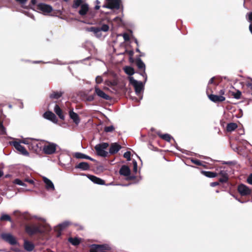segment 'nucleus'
<instances>
[{
    "instance_id": "44",
    "label": "nucleus",
    "mask_w": 252,
    "mask_h": 252,
    "mask_svg": "<svg viewBox=\"0 0 252 252\" xmlns=\"http://www.w3.org/2000/svg\"><path fill=\"white\" fill-rule=\"evenodd\" d=\"M103 81V79L101 76H97L95 78V82L97 84H100Z\"/></svg>"
},
{
    "instance_id": "35",
    "label": "nucleus",
    "mask_w": 252,
    "mask_h": 252,
    "mask_svg": "<svg viewBox=\"0 0 252 252\" xmlns=\"http://www.w3.org/2000/svg\"><path fill=\"white\" fill-rule=\"evenodd\" d=\"M88 31L97 33L100 32V30L99 27H92L88 29Z\"/></svg>"
},
{
    "instance_id": "64",
    "label": "nucleus",
    "mask_w": 252,
    "mask_h": 252,
    "mask_svg": "<svg viewBox=\"0 0 252 252\" xmlns=\"http://www.w3.org/2000/svg\"><path fill=\"white\" fill-rule=\"evenodd\" d=\"M95 3H96L97 5H99V4L100 3V2L98 0H95Z\"/></svg>"
},
{
    "instance_id": "7",
    "label": "nucleus",
    "mask_w": 252,
    "mask_h": 252,
    "mask_svg": "<svg viewBox=\"0 0 252 252\" xmlns=\"http://www.w3.org/2000/svg\"><path fill=\"white\" fill-rule=\"evenodd\" d=\"M10 144L11 145L14 146V148L23 155L26 156L29 155V152L24 146L20 144V142L15 141L10 142Z\"/></svg>"
},
{
    "instance_id": "57",
    "label": "nucleus",
    "mask_w": 252,
    "mask_h": 252,
    "mask_svg": "<svg viewBox=\"0 0 252 252\" xmlns=\"http://www.w3.org/2000/svg\"><path fill=\"white\" fill-rule=\"evenodd\" d=\"M94 99V97L93 95H90L89 96L88 98V100L89 101H92Z\"/></svg>"
},
{
    "instance_id": "10",
    "label": "nucleus",
    "mask_w": 252,
    "mask_h": 252,
    "mask_svg": "<svg viewBox=\"0 0 252 252\" xmlns=\"http://www.w3.org/2000/svg\"><path fill=\"white\" fill-rule=\"evenodd\" d=\"M119 173L120 175L127 177V179L133 180L134 179V176H130V170L128 166L124 165H123L120 170Z\"/></svg>"
},
{
    "instance_id": "8",
    "label": "nucleus",
    "mask_w": 252,
    "mask_h": 252,
    "mask_svg": "<svg viewBox=\"0 0 252 252\" xmlns=\"http://www.w3.org/2000/svg\"><path fill=\"white\" fill-rule=\"evenodd\" d=\"M1 237L3 240L11 245L18 244L16 238L10 233H2L1 234Z\"/></svg>"
},
{
    "instance_id": "32",
    "label": "nucleus",
    "mask_w": 252,
    "mask_h": 252,
    "mask_svg": "<svg viewBox=\"0 0 252 252\" xmlns=\"http://www.w3.org/2000/svg\"><path fill=\"white\" fill-rule=\"evenodd\" d=\"M229 94H231V95H232L234 98L237 99H240L242 95L241 92L239 90H237L236 93L229 92Z\"/></svg>"
},
{
    "instance_id": "29",
    "label": "nucleus",
    "mask_w": 252,
    "mask_h": 252,
    "mask_svg": "<svg viewBox=\"0 0 252 252\" xmlns=\"http://www.w3.org/2000/svg\"><path fill=\"white\" fill-rule=\"evenodd\" d=\"M202 173L205 176L209 178H214L218 176V173L211 171H202Z\"/></svg>"
},
{
    "instance_id": "43",
    "label": "nucleus",
    "mask_w": 252,
    "mask_h": 252,
    "mask_svg": "<svg viewBox=\"0 0 252 252\" xmlns=\"http://www.w3.org/2000/svg\"><path fill=\"white\" fill-rule=\"evenodd\" d=\"M191 161L192 163H193L194 164H195L197 165H199V166L202 165V161H201L200 160H199L198 159H192Z\"/></svg>"
},
{
    "instance_id": "13",
    "label": "nucleus",
    "mask_w": 252,
    "mask_h": 252,
    "mask_svg": "<svg viewBox=\"0 0 252 252\" xmlns=\"http://www.w3.org/2000/svg\"><path fill=\"white\" fill-rule=\"evenodd\" d=\"M94 93L99 97L102 98L104 100H110L111 97L109 95L105 94L103 91L100 90L98 86H95L94 88Z\"/></svg>"
},
{
    "instance_id": "12",
    "label": "nucleus",
    "mask_w": 252,
    "mask_h": 252,
    "mask_svg": "<svg viewBox=\"0 0 252 252\" xmlns=\"http://www.w3.org/2000/svg\"><path fill=\"white\" fill-rule=\"evenodd\" d=\"M238 191L242 196L250 195L252 193L251 190L246 185L241 184L238 186Z\"/></svg>"
},
{
    "instance_id": "40",
    "label": "nucleus",
    "mask_w": 252,
    "mask_h": 252,
    "mask_svg": "<svg viewBox=\"0 0 252 252\" xmlns=\"http://www.w3.org/2000/svg\"><path fill=\"white\" fill-rule=\"evenodd\" d=\"M216 78L215 77H213L210 79L209 81V85L211 84H214L215 86H218L219 84V82H217L215 81Z\"/></svg>"
},
{
    "instance_id": "47",
    "label": "nucleus",
    "mask_w": 252,
    "mask_h": 252,
    "mask_svg": "<svg viewBox=\"0 0 252 252\" xmlns=\"http://www.w3.org/2000/svg\"><path fill=\"white\" fill-rule=\"evenodd\" d=\"M247 182L251 184V185H252V174L250 175L248 179H247Z\"/></svg>"
},
{
    "instance_id": "17",
    "label": "nucleus",
    "mask_w": 252,
    "mask_h": 252,
    "mask_svg": "<svg viewBox=\"0 0 252 252\" xmlns=\"http://www.w3.org/2000/svg\"><path fill=\"white\" fill-rule=\"evenodd\" d=\"M122 147L117 143H112L109 148V153L111 155L116 154L121 149Z\"/></svg>"
},
{
    "instance_id": "48",
    "label": "nucleus",
    "mask_w": 252,
    "mask_h": 252,
    "mask_svg": "<svg viewBox=\"0 0 252 252\" xmlns=\"http://www.w3.org/2000/svg\"><path fill=\"white\" fill-rule=\"evenodd\" d=\"M225 89L222 88L221 89H220L219 92V95H222L223 96V95L225 94Z\"/></svg>"
},
{
    "instance_id": "39",
    "label": "nucleus",
    "mask_w": 252,
    "mask_h": 252,
    "mask_svg": "<svg viewBox=\"0 0 252 252\" xmlns=\"http://www.w3.org/2000/svg\"><path fill=\"white\" fill-rule=\"evenodd\" d=\"M115 128L113 126H105L104 127V131L106 132H112L114 130Z\"/></svg>"
},
{
    "instance_id": "28",
    "label": "nucleus",
    "mask_w": 252,
    "mask_h": 252,
    "mask_svg": "<svg viewBox=\"0 0 252 252\" xmlns=\"http://www.w3.org/2000/svg\"><path fill=\"white\" fill-rule=\"evenodd\" d=\"M63 92H53L50 95V97L53 99H58L61 97L63 94Z\"/></svg>"
},
{
    "instance_id": "30",
    "label": "nucleus",
    "mask_w": 252,
    "mask_h": 252,
    "mask_svg": "<svg viewBox=\"0 0 252 252\" xmlns=\"http://www.w3.org/2000/svg\"><path fill=\"white\" fill-rule=\"evenodd\" d=\"M68 241L74 246H77L80 243V241L77 238L70 237L68 239Z\"/></svg>"
},
{
    "instance_id": "3",
    "label": "nucleus",
    "mask_w": 252,
    "mask_h": 252,
    "mask_svg": "<svg viewBox=\"0 0 252 252\" xmlns=\"http://www.w3.org/2000/svg\"><path fill=\"white\" fill-rule=\"evenodd\" d=\"M210 87L208 86L207 90V94L210 100L215 103H220L225 101V97L224 96L221 95L213 94H209L210 91L211 93H213V91L210 88Z\"/></svg>"
},
{
    "instance_id": "22",
    "label": "nucleus",
    "mask_w": 252,
    "mask_h": 252,
    "mask_svg": "<svg viewBox=\"0 0 252 252\" xmlns=\"http://www.w3.org/2000/svg\"><path fill=\"white\" fill-rule=\"evenodd\" d=\"M43 180L46 184V188L47 189L54 190L55 188L53 183L51 180L47 178L46 177H43Z\"/></svg>"
},
{
    "instance_id": "42",
    "label": "nucleus",
    "mask_w": 252,
    "mask_h": 252,
    "mask_svg": "<svg viewBox=\"0 0 252 252\" xmlns=\"http://www.w3.org/2000/svg\"><path fill=\"white\" fill-rule=\"evenodd\" d=\"M109 26L106 24H103L100 28H99L100 32L101 31L103 32H107L109 30Z\"/></svg>"
},
{
    "instance_id": "36",
    "label": "nucleus",
    "mask_w": 252,
    "mask_h": 252,
    "mask_svg": "<svg viewBox=\"0 0 252 252\" xmlns=\"http://www.w3.org/2000/svg\"><path fill=\"white\" fill-rule=\"evenodd\" d=\"M13 183L15 184L18 185L22 186H26V185L23 183L21 180L19 179H16L13 181Z\"/></svg>"
},
{
    "instance_id": "50",
    "label": "nucleus",
    "mask_w": 252,
    "mask_h": 252,
    "mask_svg": "<svg viewBox=\"0 0 252 252\" xmlns=\"http://www.w3.org/2000/svg\"><path fill=\"white\" fill-rule=\"evenodd\" d=\"M16 1L19 2L20 4H25L28 0H15Z\"/></svg>"
},
{
    "instance_id": "11",
    "label": "nucleus",
    "mask_w": 252,
    "mask_h": 252,
    "mask_svg": "<svg viewBox=\"0 0 252 252\" xmlns=\"http://www.w3.org/2000/svg\"><path fill=\"white\" fill-rule=\"evenodd\" d=\"M70 224L71 223L69 221H65L57 225L55 228V231L57 232V237H59L62 234V231L69 226Z\"/></svg>"
},
{
    "instance_id": "62",
    "label": "nucleus",
    "mask_w": 252,
    "mask_h": 252,
    "mask_svg": "<svg viewBox=\"0 0 252 252\" xmlns=\"http://www.w3.org/2000/svg\"><path fill=\"white\" fill-rule=\"evenodd\" d=\"M20 142V143L22 142V143L26 144H28V142H27V140H21Z\"/></svg>"
},
{
    "instance_id": "26",
    "label": "nucleus",
    "mask_w": 252,
    "mask_h": 252,
    "mask_svg": "<svg viewBox=\"0 0 252 252\" xmlns=\"http://www.w3.org/2000/svg\"><path fill=\"white\" fill-rule=\"evenodd\" d=\"M158 135L162 139L167 142H170L171 139L173 138L170 134L167 133L162 134L159 132L158 133Z\"/></svg>"
},
{
    "instance_id": "56",
    "label": "nucleus",
    "mask_w": 252,
    "mask_h": 252,
    "mask_svg": "<svg viewBox=\"0 0 252 252\" xmlns=\"http://www.w3.org/2000/svg\"><path fill=\"white\" fill-rule=\"evenodd\" d=\"M247 87L250 88L251 90H252V83H248L246 84Z\"/></svg>"
},
{
    "instance_id": "14",
    "label": "nucleus",
    "mask_w": 252,
    "mask_h": 252,
    "mask_svg": "<svg viewBox=\"0 0 252 252\" xmlns=\"http://www.w3.org/2000/svg\"><path fill=\"white\" fill-rule=\"evenodd\" d=\"M37 8L44 13H49L53 10L51 6L43 3H39L37 5Z\"/></svg>"
},
{
    "instance_id": "55",
    "label": "nucleus",
    "mask_w": 252,
    "mask_h": 252,
    "mask_svg": "<svg viewBox=\"0 0 252 252\" xmlns=\"http://www.w3.org/2000/svg\"><path fill=\"white\" fill-rule=\"evenodd\" d=\"M249 20L250 22H252V12L249 14Z\"/></svg>"
},
{
    "instance_id": "53",
    "label": "nucleus",
    "mask_w": 252,
    "mask_h": 252,
    "mask_svg": "<svg viewBox=\"0 0 252 252\" xmlns=\"http://www.w3.org/2000/svg\"><path fill=\"white\" fill-rule=\"evenodd\" d=\"M25 181L31 184H33L34 181L32 179H25Z\"/></svg>"
},
{
    "instance_id": "16",
    "label": "nucleus",
    "mask_w": 252,
    "mask_h": 252,
    "mask_svg": "<svg viewBox=\"0 0 252 252\" xmlns=\"http://www.w3.org/2000/svg\"><path fill=\"white\" fill-rule=\"evenodd\" d=\"M43 117L47 120H49L53 123H57L58 119L54 113L50 111L45 112L43 115Z\"/></svg>"
},
{
    "instance_id": "38",
    "label": "nucleus",
    "mask_w": 252,
    "mask_h": 252,
    "mask_svg": "<svg viewBox=\"0 0 252 252\" xmlns=\"http://www.w3.org/2000/svg\"><path fill=\"white\" fill-rule=\"evenodd\" d=\"M85 155L81 153H76L74 154V157L76 158H85Z\"/></svg>"
},
{
    "instance_id": "52",
    "label": "nucleus",
    "mask_w": 252,
    "mask_h": 252,
    "mask_svg": "<svg viewBox=\"0 0 252 252\" xmlns=\"http://www.w3.org/2000/svg\"><path fill=\"white\" fill-rule=\"evenodd\" d=\"M223 164H228V165H234L235 163L233 161H224Z\"/></svg>"
},
{
    "instance_id": "34",
    "label": "nucleus",
    "mask_w": 252,
    "mask_h": 252,
    "mask_svg": "<svg viewBox=\"0 0 252 252\" xmlns=\"http://www.w3.org/2000/svg\"><path fill=\"white\" fill-rule=\"evenodd\" d=\"M0 219L2 221H11V217L8 215H6V214L2 215L1 216Z\"/></svg>"
},
{
    "instance_id": "25",
    "label": "nucleus",
    "mask_w": 252,
    "mask_h": 252,
    "mask_svg": "<svg viewBox=\"0 0 252 252\" xmlns=\"http://www.w3.org/2000/svg\"><path fill=\"white\" fill-rule=\"evenodd\" d=\"M89 10V7L87 4H83L81 5V8L79 11V14L81 16L85 15Z\"/></svg>"
},
{
    "instance_id": "33",
    "label": "nucleus",
    "mask_w": 252,
    "mask_h": 252,
    "mask_svg": "<svg viewBox=\"0 0 252 252\" xmlns=\"http://www.w3.org/2000/svg\"><path fill=\"white\" fill-rule=\"evenodd\" d=\"M83 2V0H75L72 4V8L74 9L77 8L79 6L81 5Z\"/></svg>"
},
{
    "instance_id": "6",
    "label": "nucleus",
    "mask_w": 252,
    "mask_h": 252,
    "mask_svg": "<svg viewBox=\"0 0 252 252\" xmlns=\"http://www.w3.org/2000/svg\"><path fill=\"white\" fill-rule=\"evenodd\" d=\"M57 145L54 143H49L45 145L43 148V151L46 155H52L55 153Z\"/></svg>"
},
{
    "instance_id": "4",
    "label": "nucleus",
    "mask_w": 252,
    "mask_h": 252,
    "mask_svg": "<svg viewBox=\"0 0 252 252\" xmlns=\"http://www.w3.org/2000/svg\"><path fill=\"white\" fill-rule=\"evenodd\" d=\"M108 146V143H102L101 144L96 145L95 146L94 149L97 155L102 157H106L108 156V152L104 151V149H107Z\"/></svg>"
},
{
    "instance_id": "19",
    "label": "nucleus",
    "mask_w": 252,
    "mask_h": 252,
    "mask_svg": "<svg viewBox=\"0 0 252 252\" xmlns=\"http://www.w3.org/2000/svg\"><path fill=\"white\" fill-rule=\"evenodd\" d=\"M88 177L92 182H93L95 184L101 185L105 184V181L99 178H98L95 176L89 175Z\"/></svg>"
},
{
    "instance_id": "5",
    "label": "nucleus",
    "mask_w": 252,
    "mask_h": 252,
    "mask_svg": "<svg viewBox=\"0 0 252 252\" xmlns=\"http://www.w3.org/2000/svg\"><path fill=\"white\" fill-rule=\"evenodd\" d=\"M107 3L103 7L110 9L118 10L120 8L121 0H106Z\"/></svg>"
},
{
    "instance_id": "15",
    "label": "nucleus",
    "mask_w": 252,
    "mask_h": 252,
    "mask_svg": "<svg viewBox=\"0 0 252 252\" xmlns=\"http://www.w3.org/2000/svg\"><path fill=\"white\" fill-rule=\"evenodd\" d=\"M135 63L138 68L142 71V72L140 73V74L143 76L146 75L145 72V64L143 62L142 60L140 58H138L136 59Z\"/></svg>"
},
{
    "instance_id": "41",
    "label": "nucleus",
    "mask_w": 252,
    "mask_h": 252,
    "mask_svg": "<svg viewBox=\"0 0 252 252\" xmlns=\"http://www.w3.org/2000/svg\"><path fill=\"white\" fill-rule=\"evenodd\" d=\"M131 153L129 151L125 152L124 154V157L126 158L127 160L129 161L131 159Z\"/></svg>"
},
{
    "instance_id": "23",
    "label": "nucleus",
    "mask_w": 252,
    "mask_h": 252,
    "mask_svg": "<svg viewBox=\"0 0 252 252\" xmlns=\"http://www.w3.org/2000/svg\"><path fill=\"white\" fill-rule=\"evenodd\" d=\"M54 111L61 120H64V116L63 113V111L58 104H56L54 108Z\"/></svg>"
},
{
    "instance_id": "2",
    "label": "nucleus",
    "mask_w": 252,
    "mask_h": 252,
    "mask_svg": "<svg viewBox=\"0 0 252 252\" xmlns=\"http://www.w3.org/2000/svg\"><path fill=\"white\" fill-rule=\"evenodd\" d=\"M111 249V246L107 244H92L90 246L89 252H108Z\"/></svg>"
},
{
    "instance_id": "51",
    "label": "nucleus",
    "mask_w": 252,
    "mask_h": 252,
    "mask_svg": "<svg viewBox=\"0 0 252 252\" xmlns=\"http://www.w3.org/2000/svg\"><path fill=\"white\" fill-rule=\"evenodd\" d=\"M210 185L211 186L214 187L218 186L219 185V183L218 182H212Z\"/></svg>"
},
{
    "instance_id": "61",
    "label": "nucleus",
    "mask_w": 252,
    "mask_h": 252,
    "mask_svg": "<svg viewBox=\"0 0 252 252\" xmlns=\"http://www.w3.org/2000/svg\"><path fill=\"white\" fill-rule=\"evenodd\" d=\"M249 30H250V31L251 32L252 34V24L250 25V26H249Z\"/></svg>"
},
{
    "instance_id": "54",
    "label": "nucleus",
    "mask_w": 252,
    "mask_h": 252,
    "mask_svg": "<svg viewBox=\"0 0 252 252\" xmlns=\"http://www.w3.org/2000/svg\"><path fill=\"white\" fill-rule=\"evenodd\" d=\"M85 159H87L90 160L91 161H94V160L93 158H91L90 157H89V156H88L87 155H85Z\"/></svg>"
},
{
    "instance_id": "18",
    "label": "nucleus",
    "mask_w": 252,
    "mask_h": 252,
    "mask_svg": "<svg viewBox=\"0 0 252 252\" xmlns=\"http://www.w3.org/2000/svg\"><path fill=\"white\" fill-rule=\"evenodd\" d=\"M218 175L221 176L219 178V181L220 183H226L228 180V175L226 171L221 170L218 174Z\"/></svg>"
},
{
    "instance_id": "58",
    "label": "nucleus",
    "mask_w": 252,
    "mask_h": 252,
    "mask_svg": "<svg viewBox=\"0 0 252 252\" xmlns=\"http://www.w3.org/2000/svg\"><path fill=\"white\" fill-rule=\"evenodd\" d=\"M37 0H31V3L32 5H34L36 3Z\"/></svg>"
},
{
    "instance_id": "63",
    "label": "nucleus",
    "mask_w": 252,
    "mask_h": 252,
    "mask_svg": "<svg viewBox=\"0 0 252 252\" xmlns=\"http://www.w3.org/2000/svg\"><path fill=\"white\" fill-rule=\"evenodd\" d=\"M100 8V6L99 5H95V7H94V9H96V10H98Z\"/></svg>"
},
{
    "instance_id": "37",
    "label": "nucleus",
    "mask_w": 252,
    "mask_h": 252,
    "mask_svg": "<svg viewBox=\"0 0 252 252\" xmlns=\"http://www.w3.org/2000/svg\"><path fill=\"white\" fill-rule=\"evenodd\" d=\"M6 133L5 128L3 125L2 122L0 120V134H5Z\"/></svg>"
},
{
    "instance_id": "31",
    "label": "nucleus",
    "mask_w": 252,
    "mask_h": 252,
    "mask_svg": "<svg viewBox=\"0 0 252 252\" xmlns=\"http://www.w3.org/2000/svg\"><path fill=\"white\" fill-rule=\"evenodd\" d=\"M125 72L128 75H132L134 73V69L130 66H126L125 69Z\"/></svg>"
},
{
    "instance_id": "21",
    "label": "nucleus",
    "mask_w": 252,
    "mask_h": 252,
    "mask_svg": "<svg viewBox=\"0 0 252 252\" xmlns=\"http://www.w3.org/2000/svg\"><path fill=\"white\" fill-rule=\"evenodd\" d=\"M69 116L76 125H78L80 123V120L77 113L74 112L73 111H71L69 112Z\"/></svg>"
},
{
    "instance_id": "9",
    "label": "nucleus",
    "mask_w": 252,
    "mask_h": 252,
    "mask_svg": "<svg viewBox=\"0 0 252 252\" xmlns=\"http://www.w3.org/2000/svg\"><path fill=\"white\" fill-rule=\"evenodd\" d=\"M129 82L134 87L136 94L140 93L143 89V84L141 82H138L132 77H129Z\"/></svg>"
},
{
    "instance_id": "49",
    "label": "nucleus",
    "mask_w": 252,
    "mask_h": 252,
    "mask_svg": "<svg viewBox=\"0 0 252 252\" xmlns=\"http://www.w3.org/2000/svg\"><path fill=\"white\" fill-rule=\"evenodd\" d=\"M126 53H127L129 57H131L133 56L134 52L133 50H126L125 51Z\"/></svg>"
},
{
    "instance_id": "45",
    "label": "nucleus",
    "mask_w": 252,
    "mask_h": 252,
    "mask_svg": "<svg viewBox=\"0 0 252 252\" xmlns=\"http://www.w3.org/2000/svg\"><path fill=\"white\" fill-rule=\"evenodd\" d=\"M123 36L125 41H128L130 39L129 36L127 33H124Z\"/></svg>"
},
{
    "instance_id": "27",
    "label": "nucleus",
    "mask_w": 252,
    "mask_h": 252,
    "mask_svg": "<svg viewBox=\"0 0 252 252\" xmlns=\"http://www.w3.org/2000/svg\"><path fill=\"white\" fill-rule=\"evenodd\" d=\"M238 126L236 123H230L227 124L226 126V130L228 132H231L234 130Z\"/></svg>"
},
{
    "instance_id": "46",
    "label": "nucleus",
    "mask_w": 252,
    "mask_h": 252,
    "mask_svg": "<svg viewBox=\"0 0 252 252\" xmlns=\"http://www.w3.org/2000/svg\"><path fill=\"white\" fill-rule=\"evenodd\" d=\"M133 171L135 172H136L137 170V164L136 161L135 160H133Z\"/></svg>"
},
{
    "instance_id": "60",
    "label": "nucleus",
    "mask_w": 252,
    "mask_h": 252,
    "mask_svg": "<svg viewBox=\"0 0 252 252\" xmlns=\"http://www.w3.org/2000/svg\"><path fill=\"white\" fill-rule=\"evenodd\" d=\"M33 144V146H35L37 148H39V145H39V144H40V143H35L34 142V143H33V144Z\"/></svg>"
},
{
    "instance_id": "20",
    "label": "nucleus",
    "mask_w": 252,
    "mask_h": 252,
    "mask_svg": "<svg viewBox=\"0 0 252 252\" xmlns=\"http://www.w3.org/2000/svg\"><path fill=\"white\" fill-rule=\"evenodd\" d=\"M34 247V245L32 243L26 240L24 241V248L27 251L32 252L33 250Z\"/></svg>"
},
{
    "instance_id": "24",
    "label": "nucleus",
    "mask_w": 252,
    "mask_h": 252,
    "mask_svg": "<svg viewBox=\"0 0 252 252\" xmlns=\"http://www.w3.org/2000/svg\"><path fill=\"white\" fill-rule=\"evenodd\" d=\"M75 168L81 169L83 170H88L90 169V165L86 162H82L75 166Z\"/></svg>"
},
{
    "instance_id": "1",
    "label": "nucleus",
    "mask_w": 252,
    "mask_h": 252,
    "mask_svg": "<svg viewBox=\"0 0 252 252\" xmlns=\"http://www.w3.org/2000/svg\"><path fill=\"white\" fill-rule=\"evenodd\" d=\"M44 225L41 223H29L25 226V231L30 236L38 234H43L44 232Z\"/></svg>"
},
{
    "instance_id": "59",
    "label": "nucleus",
    "mask_w": 252,
    "mask_h": 252,
    "mask_svg": "<svg viewBox=\"0 0 252 252\" xmlns=\"http://www.w3.org/2000/svg\"><path fill=\"white\" fill-rule=\"evenodd\" d=\"M129 61L130 63H133L134 62V59L133 58V56L129 57Z\"/></svg>"
}]
</instances>
